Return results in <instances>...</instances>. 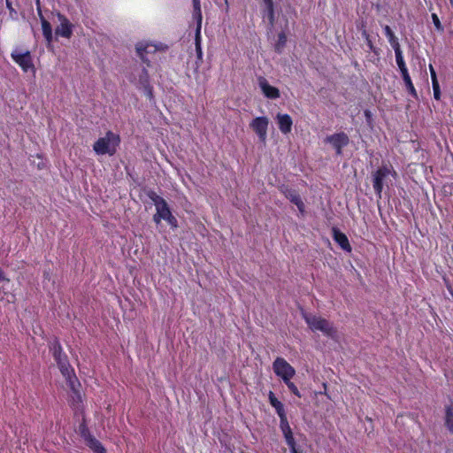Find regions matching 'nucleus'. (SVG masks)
I'll return each instance as SVG.
<instances>
[{"label":"nucleus","instance_id":"obj_1","mask_svg":"<svg viewBox=\"0 0 453 453\" xmlns=\"http://www.w3.org/2000/svg\"><path fill=\"white\" fill-rule=\"evenodd\" d=\"M49 349L58 365L61 374L65 379L69 388L74 394V399L81 403L82 401L81 395L79 390L81 383L74 372L73 368L71 366L68 357L64 352L58 339L55 338L53 341L50 342Z\"/></svg>","mask_w":453,"mask_h":453},{"label":"nucleus","instance_id":"obj_2","mask_svg":"<svg viewBox=\"0 0 453 453\" xmlns=\"http://www.w3.org/2000/svg\"><path fill=\"white\" fill-rule=\"evenodd\" d=\"M120 142L119 134L109 130L104 137L98 138L94 142L93 150L96 155L113 156L116 154Z\"/></svg>","mask_w":453,"mask_h":453},{"label":"nucleus","instance_id":"obj_3","mask_svg":"<svg viewBox=\"0 0 453 453\" xmlns=\"http://www.w3.org/2000/svg\"><path fill=\"white\" fill-rule=\"evenodd\" d=\"M395 179V172L391 165H384L379 168L373 175L372 186L379 197L384 188H388Z\"/></svg>","mask_w":453,"mask_h":453},{"label":"nucleus","instance_id":"obj_4","mask_svg":"<svg viewBox=\"0 0 453 453\" xmlns=\"http://www.w3.org/2000/svg\"><path fill=\"white\" fill-rule=\"evenodd\" d=\"M304 320L312 331H320L326 336L334 338L337 331L331 322L321 317L306 314L304 315Z\"/></svg>","mask_w":453,"mask_h":453},{"label":"nucleus","instance_id":"obj_5","mask_svg":"<svg viewBox=\"0 0 453 453\" xmlns=\"http://www.w3.org/2000/svg\"><path fill=\"white\" fill-rule=\"evenodd\" d=\"M165 49L166 47L161 43L155 44L145 41L139 42L135 45L137 56L147 66H150V58H153V56L157 51L165 50Z\"/></svg>","mask_w":453,"mask_h":453},{"label":"nucleus","instance_id":"obj_6","mask_svg":"<svg viewBox=\"0 0 453 453\" xmlns=\"http://www.w3.org/2000/svg\"><path fill=\"white\" fill-rule=\"evenodd\" d=\"M148 197L153 202L156 207V213L153 216V221L159 224L162 219L169 218L172 213L167 202L155 191L150 190L147 194Z\"/></svg>","mask_w":453,"mask_h":453},{"label":"nucleus","instance_id":"obj_7","mask_svg":"<svg viewBox=\"0 0 453 453\" xmlns=\"http://www.w3.org/2000/svg\"><path fill=\"white\" fill-rule=\"evenodd\" d=\"M11 58L24 73L32 72L33 74L35 73L36 69L34 65L32 54L29 50L21 53L16 49L12 51Z\"/></svg>","mask_w":453,"mask_h":453},{"label":"nucleus","instance_id":"obj_8","mask_svg":"<svg viewBox=\"0 0 453 453\" xmlns=\"http://www.w3.org/2000/svg\"><path fill=\"white\" fill-rule=\"evenodd\" d=\"M79 434L81 436V438L86 441L87 446L93 452L99 451V453H105V448L96 438H95L91 434L85 419H82V421L79 425Z\"/></svg>","mask_w":453,"mask_h":453},{"label":"nucleus","instance_id":"obj_9","mask_svg":"<svg viewBox=\"0 0 453 453\" xmlns=\"http://www.w3.org/2000/svg\"><path fill=\"white\" fill-rule=\"evenodd\" d=\"M273 369L274 373L281 378L283 381L291 380L296 374L295 368L280 357H276L273 361Z\"/></svg>","mask_w":453,"mask_h":453},{"label":"nucleus","instance_id":"obj_10","mask_svg":"<svg viewBox=\"0 0 453 453\" xmlns=\"http://www.w3.org/2000/svg\"><path fill=\"white\" fill-rule=\"evenodd\" d=\"M269 126V119L265 116L256 117L250 123V127L257 134L259 140L265 142L267 137V129Z\"/></svg>","mask_w":453,"mask_h":453},{"label":"nucleus","instance_id":"obj_11","mask_svg":"<svg viewBox=\"0 0 453 453\" xmlns=\"http://www.w3.org/2000/svg\"><path fill=\"white\" fill-rule=\"evenodd\" d=\"M280 192L295 205H296L298 211L303 213L305 211V205L299 193L289 188L288 186L280 187Z\"/></svg>","mask_w":453,"mask_h":453},{"label":"nucleus","instance_id":"obj_12","mask_svg":"<svg viewBox=\"0 0 453 453\" xmlns=\"http://www.w3.org/2000/svg\"><path fill=\"white\" fill-rule=\"evenodd\" d=\"M348 135L343 133H337L326 137V142L332 144L337 155L342 154V148L349 143Z\"/></svg>","mask_w":453,"mask_h":453},{"label":"nucleus","instance_id":"obj_13","mask_svg":"<svg viewBox=\"0 0 453 453\" xmlns=\"http://www.w3.org/2000/svg\"><path fill=\"white\" fill-rule=\"evenodd\" d=\"M58 17L60 24L56 27V35L65 38H70L73 35V25L65 15L58 13Z\"/></svg>","mask_w":453,"mask_h":453},{"label":"nucleus","instance_id":"obj_14","mask_svg":"<svg viewBox=\"0 0 453 453\" xmlns=\"http://www.w3.org/2000/svg\"><path fill=\"white\" fill-rule=\"evenodd\" d=\"M258 85L265 97L277 99L280 96V90L276 87L270 85L265 78L260 77L258 79Z\"/></svg>","mask_w":453,"mask_h":453},{"label":"nucleus","instance_id":"obj_15","mask_svg":"<svg viewBox=\"0 0 453 453\" xmlns=\"http://www.w3.org/2000/svg\"><path fill=\"white\" fill-rule=\"evenodd\" d=\"M138 83H139L140 88L143 89L145 96L149 99H152L153 98V88L150 85L149 72L145 67H143L142 70V73L139 76Z\"/></svg>","mask_w":453,"mask_h":453},{"label":"nucleus","instance_id":"obj_16","mask_svg":"<svg viewBox=\"0 0 453 453\" xmlns=\"http://www.w3.org/2000/svg\"><path fill=\"white\" fill-rule=\"evenodd\" d=\"M276 119L278 127L283 134H288L291 132L293 119L290 115L287 113H278L276 116Z\"/></svg>","mask_w":453,"mask_h":453},{"label":"nucleus","instance_id":"obj_17","mask_svg":"<svg viewBox=\"0 0 453 453\" xmlns=\"http://www.w3.org/2000/svg\"><path fill=\"white\" fill-rule=\"evenodd\" d=\"M333 239L334 241L344 250L347 252L351 251V246L349 244V239L347 235L341 232L337 227H333Z\"/></svg>","mask_w":453,"mask_h":453},{"label":"nucleus","instance_id":"obj_18","mask_svg":"<svg viewBox=\"0 0 453 453\" xmlns=\"http://www.w3.org/2000/svg\"><path fill=\"white\" fill-rule=\"evenodd\" d=\"M262 13L264 18H267L270 26H273L275 23L273 0H263Z\"/></svg>","mask_w":453,"mask_h":453},{"label":"nucleus","instance_id":"obj_19","mask_svg":"<svg viewBox=\"0 0 453 453\" xmlns=\"http://www.w3.org/2000/svg\"><path fill=\"white\" fill-rule=\"evenodd\" d=\"M268 398L270 404L275 409L276 413L278 414L279 418L282 417L284 415H287L283 403L277 399L273 391H270L268 394Z\"/></svg>","mask_w":453,"mask_h":453},{"label":"nucleus","instance_id":"obj_20","mask_svg":"<svg viewBox=\"0 0 453 453\" xmlns=\"http://www.w3.org/2000/svg\"><path fill=\"white\" fill-rule=\"evenodd\" d=\"M444 424L449 433L453 434V405L445 408Z\"/></svg>","mask_w":453,"mask_h":453},{"label":"nucleus","instance_id":"obj_21","mask_svg":"<svg viewBox=\"0 0 453 453\" xmlns=\"http://www.w3.org/2000/svg\"><path fill=\"white\" fill-rule=\"evenodd\" d=\"M430 73H431V79H432V84H433V90H434V97L436 100H440L441 98V91H440V86L439 82L437 81L436 73L434 69V67L430 65L429 66Z\"/></svg>","mask_w":453,"mask_h":453},{"label":"nucleus","instance_id":"obj_22","mask_svg":"<svg viewBox=\"0 0 453 453\" xmlns=\"http://www.w3.org/2000/svg\"><path fill=\"white\" fill-rule=\"evenodd\" d=\"M383 30H384V34L385 35L387 36L391 47L393 49H396L398 47H400V44H399V42H398V39L397 37L395 35L394 32L392 31V29L389 27V26H385L383 27Z\"/></svg>","mask_w":453,"mask_h":453},{"label":"nucleus","instance_id":"obj_23","mask_svg":"<svg viewBox=\"0 0 453 453\" xmlns=\"http://www.w3.org/2000/svg\"><path fill=\"white\" fill-rule=\"evenodd\" d=\"M394 50H395V61H396V64L401 71V73H403V72H408L405 62L403 60V52L401 50V48L398 47L396 49H394Z\"/></svg>","mask_w":453,"mask_h":453},{"label":"nucleus","instance_id":"obj_24","mask_svg":"<svg viewBox=\"0 0 453 453\" xmlns=\"http://www.w3.org/2000/svg\"><path fill=\"white\" fill-rule=\"evenodd\" d=\"M287 43V35L285 32H280L278 35V40L274 45V50L277 53H282Z\"/></svg>","mask_w":453,"mask_h":453},{"label":"nucleus","instance_id":"obj_25","mask_svg":"<svg viewBox=\"0 0 453 453\" xmlns=\"http://www.w3.org/2000/svg\"><path fill=\"white\" fill-rule=\"evenodd\" d=\"M42 34L45 40L50 43L52 41V27L50 23L47 19H43L42 22Z\"/></svg>","mask_w":453,"mask_h":453},{"label":"nucleus","instance_id":"obj_26","mask_svg":"<svg viewBox=\"0 0 453 453\" xmlns=\"http://www.w3.org/2000/svg\"><path fill=\"white\" fill-rule=\"evenodd\" d=\"M201 26H202V22H200V20H198L196 31V50L198 58H201L203 56L202 48H201V37H200Z\"/></svg>","mask_w":453,"mask_h":453},{"label":"nucleus","instance_id":"obj_27","mask_svg":"<svg viewBox=\"0 0 453 453\" xmlns=\"http://www.w3.org/2000/svg\"><path fill=\"white\" fill-rule=\"evenodd\" d=\"M403 80L404 81V84L406 86L407 90L413 96H417L416 89L412 84L411 79L409 75L408 72H403L402 73Z\"/></svg>","mask_w":453,"mask_h":453},{"label":"nucleus","instance_id":"obj_28","mask_svg":"<svg viewBox=\"0 0 453 453\" xmlns=\"http://www.w3.org/2000/svg\"><path fill=\"white\" fill-rule=\"evenodd\" d=\"M283 435H284L286 443L290 449V453H294V449L297 448V445H296V441L294 438L293 432L290 431L288 433H285Z\"/></svg>","mask_w":453,"mask_h":453},{"label":"nucleus","instance_id":"obj_29","mask_svg":"<svg viewBox=\"0 0 453 453\" xmlns=\"http://www.w3.org/2000/svg\"><path fill=\"white\" fill-rule=\"evenodd\" d=\"M192 2H193V9H194L193 15L197 22H198V20H200V22H202L203 16H202L200 0H192Z\"/></svg>","mask_w":453,"mask_h":453},{"label":"nucleus","instance_id":"obj_30","mask_svg":"<svg viewBox=\"0 0 453 453\" xmlns=\"http://www.w3.org/2000/svg\"><path fill=\"white\" fill-rule=\"evenodd\" d=\"M280 428L284 434L285 433H288L292 431L287 415H284L282 417H280Z\"/></svg>","mask_w":453,"mask_h":453},{"label":"nucleus","instance_id":"obj_31","mask_svg":"<svg viewBox=\"0 0 453 453\" xmlns=\"http://www.w3.org/2000/svg\"><path fill=\"white\" fill-rule=\"evenodd\" d=\"M288 388L289 389V391L294 394L295 395H296L297 397H301V393L299 391V389L297 388V387L291 381V380H285L283 381Z\"/></svg>","mask_w":453,"mask_h":453},{"label":"nucleus","instance_id":"obj_32","mask_svg":"<svg viewBox=\"0 0 453 453\" xmlns=\"http://www.w3.org/2000/svg\"><path fill=\"white\" fill-rule=\"evenodd\" d=\"M432 20H433V23H434L435 28L438 31H442L443 30V27H442V26L441 24V21H440L439 17L437 16V14H435V13L432 14Z\"/></svg>","mask_w":453,"mask_h":453},{"label":"nucleus","instance_id":"obj_33","mask_svg":"<svg viewBox=\"0 0 453 453\" xmlns=\"http://www.w3.org/2000/svg\"><path fill=\"white\" fill-rule=\"evenodd\" d=\"M172 227H177L178 226V221L177 219L173 215V213L170 214L169 218L166 217L165 219Z\"/></svg>","mask_w":453,"mask_h":453},{"label":"nucleus","instance_id":"obj_34","mask_svg":"<svg viewBox=\"0 0 453 453\" xmlns=\"http://www.w3.org/2000/svg\"><path fill=\"white\" fill-rule=\"evenodd\" d=\"M36 11H37V14H38V17L41 20V23L42 22L43 19H46L42 14V7H38L36 8Z\"/></svg>","mask_w":453,"mask_h":453},{"label":"nucleus","instance_id":"obj_35","mask_svg":"<svg viewBox=\"0 0 453 453\" xmlns=\"http://www.w3.org/2000/svg\"><path fill=\"white\" fill-rule=\"evenodd\" d=\"M4 280H5L4 273L3 270L0 268V281Z\"/></svg>","mask_w":453,"mask_h":453},{"label":"nucleus","instance_id":"obj_36","mask_svg":"<svg viewBox=\"0 0 453 453\" xmlns=\"http://www.w3.org/2000/svg\"><path fill=\"white\" fill-rule=\"evenodd\" d=\"M362 34H363L364 37L368 41V33L366 32L365 29L363 30Z\"/></svg>","mask_w":453,"mask_h":453},{"label":"nucleus","instance_id":"obj_37","mask_svg":"<svg viewBox=\"0 0 453 453\" xmlns=\"http://www.w3.org/2000/svg\"><path fill=\"white\" fill-rule=\"evenodd\" d=\"M224 4L226 5V10L227 11L229 7L228 0H224Z\"/></svg>","mask_w":453,"mask_h":453},{"label":"nucleus","instance_id":"obj_38","mask_svg":"<svg viewBox=\"0 0 453 453\" xmlns=\"http://www.w3.org/2000/svg\"><path fill=\"white\" fill-rule=\"evenodd\" d=\"M364 115L368 119V109L364 110Z\"/></svg>","mask_w":453,"mask_h":453},{"label":"nucleus","instance_id":"obj_39","mask_svg":"<svg viewBox=\"0 0 453 453\" xmlns=\"http://www.w3.org/2000/svg\"><path fill=\"white\" fill-rule=\"evenodd\" d=\"M36 8L41 7L40 0H35Z\"/></svg>","mask_w":453,"mask_h":453},{"label":"nucleus","instance_id":"obj_40","mask_svg":"<svg viewBox=\"0 0 453 453\" xmlns=\"http://www.w3.org/2000/svg\"><path fill=\"white\" fill-rule=\"evenodd\" d=\"M447 287H448V289L449 290V292H450V293L452 294V296H453V292H452V290H451L450 287H449V285H448Z\"/></svg>","mask_w":453,"mask_h":453},{"label":"nucleus","instance_id":"obj_41","mask_svg":"<svg viewBox=\"0 0 453 453\" xmlns=\"http://www.w3.org/2000/svg\"><path fill=\"white\" fill-rule=\"evenodd\" d=\"M94 453H99V451H94Z\"/></svg>","mask_w":453,"mask_h":453}]
</instances>
